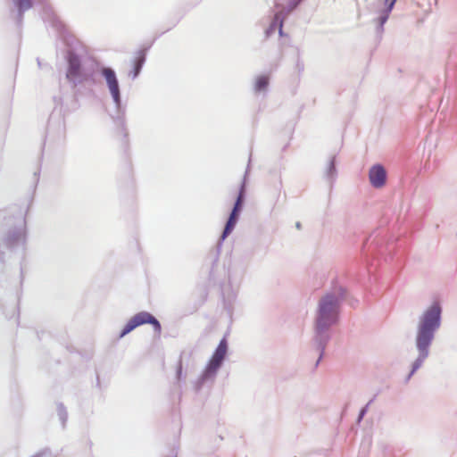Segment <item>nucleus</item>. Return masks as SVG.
Segmentation results:
<instances>
[{
	"mask_svg": "<svg viewBox=\"0 0 457 457\" xmlns=\"http://www.w3.org/2000/svg\"><path fill=\"white\" fill-rule=\"evenodd\" d=\"M144 63V52L140 51L137 53L134 60V71H132V78H136L139 74V71H141V67Z\"/></svg>",
	"mask_w": 457,
	"mask_h": 457,
	"instance_id": "1a4fd4ad",
	"label": "nucleus"
},
{
	"mask_svg": "<svg viewBox=\"0 0 457 457\" xmlns=\"http://www.w3.org/2000/svg\"><path fill=\"white\" fill-rule=\"evenodd\" d=\"M101 74H103L105 82H107V87H109V92H111V96L114 98L115 104H118L120 101V90L118 89L115 72L110 68H104L101 71Z\"/></svg>",
	"mask_w": 457,
	"mask_h": 457,
	"instance_id": "39448f33",
	"label": "nucleus"
},
{
	"mask_svg": "<svg viewBox=\"0 0 457 457\" xmlns=\"http://www.w3.org/2000/svg\"><path fill=\"white\" fill-rule=\"evenodd\" d=\"M441 314V308L437 303L430 305L428 309L425 310L424 314L420 316L419 326H417V337H415V346L419 350V357L412 365V370L409 377H411L415 371L421 367L423 361L428 357V347L433 341V335L436 329L439 328V315Z\"/></svg>",
	"mask_w": 457,
	"mask_h": 457,
	"instance_id": "f257e3e1",
	"label": "nucleus"
},
{
	"mask_svg": "<svg viewBox=\"0 0 457 457\" xmlns=\"http://www.w3.org/2000/svg\"><path fill=\"white\" fill-rule=\"evenodd\" d=\"M224 354H226V341L222 339L220 343H219V346L215 349L214 354H212V358L209 361V365H207V371L214 372L220 365L221 361H223Z\"/></svg>",
	"mask_w": 457,
	"mask_h": 457,
	"instance_id": "423d86ee",
	"label": "nucleus"
},
{
	"mask_svg": "<svg viewBox=\"0 0 457 457\" xmlns=\"http://www.w3.org/2000/svg\"><path fill=\"white\" fill-rule=\"evenodd\" d=\"M337 306V299L332 295H327L320 301L319 305V315H317V322L315 328L317 332L324 331L336 321V307Z\"/></svg>",
	"mask_w": 457,
	"mask_h": 457,
	"instance_id": "f03ea898",
	"label": "nucleus"
},
{
	"mask_svg": "<svg viewBox=\"0 0 457 457\" xmlns=\"http://www.w3.org/2000/svg\"><path fill=\"white\" fill-rule=\"evenodd\" d=\"M14 4L21 12L31 8V0H14Z\"/></svg>",
	"mask_w": 457,
	"mask_h": 457,
	"instance_id": "9b49d317",
	"label": "nucleus"
},
{
	"mask_svg": "<svg viewBox=\"0 0 457 457\" xmlns=\"http://www.w3.org/2000/svg\"><path fill=\"white\" fill-rule=\"evenodd\" d=\"M80 77V62L74 54L68 55V71H66V79L73 81Z\"/></svg>",
	"mask_w": 457,
	"mask_h": 457,
	"instance_id": "0eeeda50",
	"label": "nucleus"
},
{
	"mask_svg": "<svg viewBox=\"0 0 457 457\" xmlns=\"http://www.w3.org/2000/svg\"><path fill=\"white\" fill-rule=\"evenodd\" d=\"M267 83H269V79L267 76L261 75L256 77V80H254V91L262 92L267 87Z\"/></svg>",
	"mask_w": 457,
	"mask_h": 457,
	"instance_id": "9d476101",
	"label": "nucleus"
},
{
	"mask_svg": "<svg viewBox=\"0 0 457 457\" xmlns=\"http://www.w3.org/2000/svg\"><path fill=\"white\" fill-rule=\"evenodd\" d=\"M144 324H151L154 326V333H156V335L161 333V325H159V322L154 319V317L147 312H140L127 321V324L123 327L122 332H120V336H119V337L122 338L125 335Z\"/></svg>",
	"mask_w": 457,
	"mask_h": 457,
	"instance_id": "7ed1b4c3",
	"label": "nucleus"
},
{
	"mask_svg": "<svg viewBox=\"0 0 457 457\" xmlns=\"http://www.w3.org/2000/svg\"><path fill=\"white\" fill-rule=\"evenodd\" d=\"M370 183L375 188H381L385 184V170L380 165L375 166L370 170Z\"/></svg>",
	"mask_w": 457,
	"mask_h": 457,
	"instance_id": "6e6552de",
	"label": "nucleus"
},
{
	"mask_svg": "<svg viewBox=\"0 0 457 457\" xmlns=\"http://www.w3.org/2000/svg\"><path fill=\"white\" fill-rule=\"evenodd\" d=\"M180 370H182V369L181 368H178V374H179V375H180Z\"/></svg>",
	"mask_w": 457,
	"mask_h": 457,
	"instance_id": "f8f14e48",
	"label": "nucleus"
},
{
	"mask_svg": "<svg viewBox=\"0 0 457 457\" xmlns=\"http://www.w3.org/2000/svg\"><path fill=\"white\" fill-rule=\"evenodd\" d=\"M243 204V187L238 189V193H237V196H235V204L234 209H232V212H230V217H228V220H227V224H225V228H223L222 233V240L226 238L228 235L233 231L235 228L236 220H237V214L241 211V205Z\"/></svg>",
	"mask_w": 457,
	"mask_h": 457,
	"instance_id": "20e7f679",
	"label": "nucleus"
}]
</instances>
